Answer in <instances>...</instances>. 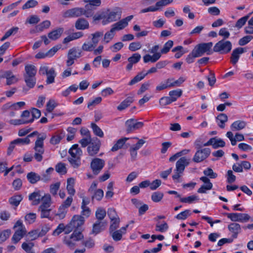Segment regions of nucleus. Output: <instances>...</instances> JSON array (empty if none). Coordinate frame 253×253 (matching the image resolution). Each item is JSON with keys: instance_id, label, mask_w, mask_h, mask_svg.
<instances>
[{"instance_id": "33", "label": "nucleus", "mask_w": 253, "mask_h": 253, "mask_svg": "<svg viewBox=\"0 0 253 253\" xmlns=\"http://www.w3.org/2000/svg\"><path fill=\"white\" fill-rule=\"evenodd\" d=\"M63 32L64 29L63 28H58L49 33L48 37L52 40H56L61 37Z\"/></svg>"}, {"instance_id": "56", "label": "nucleus", "mask_w": 253, "mask_h": 253, "mask_svg": "<svg viewBox=\"0 0 253 253\" xmlns=\"http://www.w3.org/2000/svg\"><path fill=\"white\" fill-rule=\"evenodd\" d=\"M37 218V215L35 213L29 212L25 216V221L29 224L34 223Z\"/></svg>"}, {"instance_id": "61", "label": "nucleus", "mask_w": 253, "mask_h": 253, "mask_svg": "<svg viewBox=\"0 0 253 253\" xmlns=\"http://www.w3.org/2000/svg\"><path fill=\"white\" fill-rule=\"evenodd\" d=\"M67 211V209L61 205L58 209L57 213L55 214V215L58 216L60 219H63L65 217Z\"/></svg>"}, {"instance_id": "46", "label": "nucleus", "mask_w": 253, "mask_h": 253, "mask_svg": "<svg viewBox=\"0 0 253 253\" xmlns=\"http://www.w3.org/2000/svg\"><path fill=\"white\" fill-rule=\"evenodd\" d=\"M96 46L90 42H84L82 46V49L84 51H92Z\"/></svg>"}, {"instance_id": "31", "label": "nucleus", "mask_w": 253, "mask_h": 253, "mask_svg": "<svg viewBox=\"0 0 253 253\" xmlns=\"http://www.w3.org/2000/svg\"><path fill=\"white\" fill-rule=\"evenodd\" d=\"M133 95H132L126 98L118 106L117 109L119 111H122L128 107L133 102Z\"/></svg>"}, {"instance_id": "52", "label": "nucleus", "mask_w": 253, "mask_h": 253, "mask_svg": "<svg viewBox=\"0 0 253 253\" xmlns=\"http://www.w3.org/2000/svg\"><path fill=\"white\" fill-rule=\"evenodd\" d=\"M25 81L26 85L30 88H33L35 86L36 82L35 77H25L24 76Z\"/></svg>"}, {"instance_id": "42", "label": "nucleus", "mask_w": 253, "mask_h": 253, "mask_svg": "<svg viewBox=\"0 0 253 253\" xmlns=\"http://www.w3.org/2000/svg\"><path fill=\"white\" fill-rule=\"evenodd\" d=\"M64 137V133L63 132L55 133L52 136L50 140V142L53 145L58 144L61 140Z\"/></svg>"}, {"instance_id": "35", "label": "nucleus", "mask_w": 253, "mask_h": 253, "mask_svg": "<svg viewBox=\"0 0 253 253\" xmlns=\"http://www.w3.org/2000/svg\"><path fill=\"white\" fill-rule=\"evenodd\" d=\"M34 121L33 119H12L9 121V123L14 126H18L22 124L31 123Z\"/></svg>"}, {"instance_id": "48", "label": "nucleus", "mask_w": 253, "mask_h": 253, "mask_svg": "<svg viewBox=\"0 0 253 253\" xmlns=\"http://www.w3.org/2000/svg\"><path fill=\"white\" fill-rule=\"evenodd\" d=\"M91 128L92 129V130H93L94 133L96 135H97L100 137H103V136H104L103 132L96 124H95L94 123H91Z\"/></svg>"}, {"instance_id": "63", "label": "nucleus", "mask_w": 253, "mask_h": 253, "mask_svg": "<svg viewBox=\"0 0 253 253\" xmlns=\"http://www.w3.org/2000/svg\"><path fill=\"white\" fill-rule=\"evenodd\" d=\"M169 228V226L166 222H163L162 224H160L158 223L156 225V231L160 232H165Z\"/></svg>"}, {"instance_id": "32", "label": "nucleus", "mask_w": 253, "mask_h": 253, "mask_svg": "<svg viewBox=\"0 0 253 253\" xmlns=\"http://www.w3.org/2000/svg\"><path fill=\"white\" fill-rule=\"evenodd\" d=\"M75 184V180L74 178L71 177L67 179L66 188L68 193L71 196H74L75 194L76 191L74 189Z\"/></svg>"}, {"instance_id": "34", "label": "nucleus", "mask_w": 253, "mask_h": 253, "mask_svg": "<svg viewBox=\"0 0 253 253\" xmlns=\"http://www.w3.org/2000/svg\"><path fill=\"white\" fill-rule=\"evenodd\" d=\"M26 74L25 77H35L37 73V69L33 65H27L25 67Z\"/></svg>"}, {"instance_id": "21", "label": "nucleus", "mask_w": 253, "mask_h": 253, "mask_svg": "<svg viewBox=\"0 0 253 253\" xmlns=\"http://www.w3.org/2000/svg\"><path fill=\"white\" fill-rule=\"evenodd\" d=\"M43 196L41 195L40 191H35L29 195V200L32 205H38L42 200Z\"/></svg>"}, {"instance_id": "15", "label": "nucleus", "mask_w": 253, "mask_h": 253, "mask_svg": "<svg viewBox=\"0 0 253 253\" xmlns=\"http://www.w3.org/2000/svg\"><path fill=\"white\" fill-rule=\"evenodd\" d=\"M227 217L233 221L246 222L248 221L251 217L247 213H226Z\"/></svg>"}, {"instance_id": "37", "label": "nucleus", "mask_w": 253, "mask_h": 253, "mask_svg": "<svg viewBox=\"0 0 253 253\" xmlns=\"http://www.w3.org/2000/svg\"><path fill=\"white\" fill-rule=\"evenodd\" d=\"M99 145L92 142L87 147V152L90 156L96 155L99 150Z\"/></svg>"}, {"instance_id": "50", "label": "nucleus", "mask_w": 253, "mask_h": 253, "mask_svg": "<svg viewBox=\"0 0 253 253\" xmlns=\"http://www.w3.org/2000/svg\"><path fill=\"white\" fill-rule=\"evenodd\" d=\"M164 197V194L159 191L155 192L151 195L152 200L155 203L160 202Z\"/></svg>"}, {"instance_id": "5", "label": "nucleus", "mask_w": 253, "mask_h": 253, "mask_svg": "<svg viewBox=\"0 0 253 253\" xmlns=\"http://www.w3.org/2000/svg\"><path fill=\"white\" fill-rule=\"evenodd\" d=\"M84 236L81 232L74 230L70 235L65 236L63 239V243L69 249L74 250L77 245V242L82 240Z\"/></svg>"}, {"instance_id": "4", "label": "nucleus", "mask_w": 253, "mask_h": 253, "mask_svg": "<svg viewBox=\"0 0 253 253\" xmlns=\"http://www.w3.org/2000/svg\"><path fill=\"white\" fill-rule=\"evenodd\" d=\"M41 205L39 208V211L41 212V218H49L50 213L52 210L51 198L49 194H45L42 200Z\"/></svg>"}, {"instance_id": "53", "label": "nucleus", "mask_w": 253, "mask_h": 253, "mask_svg": "<svg viewBox=\"0 0 253 253\" xmlns=\"http://www.w3.org/2000/svg\"><path fill=\"white\" fill-rule=\"evenodd\" d=\"M84 2H89V4H86L85 6V9L88 10L89 7L92 6H99L101 4V0H84Z\"/></svg>"}, {"instance_id": "22", "label": "nucleus", "mask_w": 253, "mask_h": 253, "mask_svg": "<svg viewBox=\"0 0 253 253\" xmlns=\"http://www.w3.org/2000/svg\"><path fill=\"white\" fill-rule=\"evenodd\" d=\"M141 57V55L138 53H135L128 57L127 59L128 63L126 66V70L130 71L132 68L133 65L137 63L140 61Z\"/></svg>"}, {"instance_id": "26", "label": "nucleus", "mask_w": 253, "mask_h": 253, "mask_svg": "<svg viewBox=\"0 0 253 253\" xmlns=\"http://www.w3.org/2000/svg\"><path fill=\"white\" fill-rule=\"evenodd\" d=\"M75 27L77 30H84L89 28V23L83 18H80L77 20L75 23Z\"/></svg>"}, {"instance_id": "17", "label": "nucleus", "mask_w": 253, "mask_h": 253, "mask_svg": "<svg viewBox=\"0 0 253 253\" xmlns=\"http://www.w3.org/2000/svg\"><path fill=\"white\" fill-rule=\"evenodd\" d=\"M211 145L214 149L223 147L225 146V142L221 138L216 137L211 138L208 142L203 144V146Z\"/></svg>"}, {"instance_id": "58", "label": "nucleus", "mask_w": 253, "mask_h": 253, "mask_svg": "<svg viewBox=\"0 0 253 253\" xmlns=\"http://www.w3.org/2000/svg\"><path fill=\"white\" fill-rule=\"evenodd\" d=\"M181 94L182 91L181 89L173 90L169 92V97L171 99H174V101H175L177 98L179 97Z\"/></svg>"}, {"instance_id": "9", "label": "nucleus", "mask_w": 253, "mask_h": 253, "mask_svg": "<svg viewBox=\"0 0 253 253\" xmlns=\"http://www.w3.org/2000/svg\"><path fill=\"white\" fill-rule=\"evenodd\" d=\"M197 146H198V149L196 151L192 160L195 163H199L208 158L210 155L211 151L209 148H201V146L199 144H197Z\"/></svg>"}, {"instance_id": "41", "label": "nucleus", "mask_w": 253, "mask_h": 253, "mask_svg": "<svg viewBox=\"0 0 253 253\" xmlns=\"http://www.w3.org/2000/svg\"><path fill=\"white\" fill-rule=\"evenodd\" d=\"M147 73L141 72L135 76L128 83V85H132L143 79L147 76Z\"/></svg>"}, {"instance_id": "43", "label": "nucleus", "mask_w": 253, "mask_h": 253, "mask_svg": "<svg viewBox=\"0 0 253 253\" xmlns=\"http://www.w3.org/2000/svg\"><path fill=\"white\" fill-rule=\"evenodd\" d=\"M22 199L23 198L21 195H16L10 198L9 199V202L11 205L17 207Z\"/></svg>"}, {"instance_id": "2", "label": "nucleus", "mask_w": 253, "mask_h": 253, "mask_svg": "<svg viewBox=\"0 0 253 253\" xmlns=\"http://www.w3.org/2000/svg\"><path fill=\"white\" fill-rule=\"evenodd\" d=\"M173 45V41L171 40H169L165 43L163 47L161 50L160 52L156 53L153 55H151L150 54H146L144 55L143 57L144 62L145 63L149 62H151L152 63L156 62L161 58L162 54L167 53L172 47Z\"/></svg>"}, {"instance_id": "18", "label": "nucleus", "mask_w": 253, "mask_h": 253, "mask_svg": "<svg viewBox=\"0 0 253 253\" xmlns=\"http://www.w3.org/2000/svg\"><path fill=\"white\" fill-rule=\"evenodd\" d=\"M200 180L204 183V184L198 189L197 192L199 193H206L207 190H211L212 188V184L210 179L206 176H202L200 178Z\"/></svg>"}, {"instance_id": "23", "label": "nucleus", "mask_w": 253, "mask_h": 253, "mask_svg": "<svg viewBox=\"0 0 253 253\" xmlns=\"http://www.w3.org/2000/svg\"><path fill=\"white\" fill-rule=\"evenodd\" d=\"M107 225L106 221H96L93 225L92 233L96 235L104 230Z\"/></svg>"}, {"instance_id": "54", "label": "nucleus", "mask_w": 253, "mask_h": 253, "mask_svg": "<svg viewBox=\"0 0 253 253\" xmlns=\"http://www.w3.org/2000/svg\"><path fill=\"white\" fill-rule=\"evenodd\" d=\"M55 170L61 174H64L67 172V169L65 164L59 163L55 166Z\"/></svg>"}, {"instance_id": "24", "label": "nucleus", "mask_w": 253, "mask_h": 253, "mask_svg": "<svg viewBox=\"0 0 253 253\" xmlns=\"http://www.w3.org/2000/svg\"><path fill=\"white\" fill-rule=\"evenodd\" d=\"M245 52V50L242 47H238L234 49L231 54L230 61L232 64L235 65L238 61L240 54Z\"/></svg>"}, {"instance_id": "57", "label": "nucleus", "mask_w": 253, "mask_h": 253, "mask_svg": "<svg viewBox=\"0 0 253 253\" xmlns=\"http://www.w3.org/2000/svg\"><path fill=\"white\" fill-rule=\"evenodd\" d=\"M183 48L182 46L179 45L174 47L172 49V52H173L178 51L175 54L174 57L178 59L180 58L182 55L185 53V51H183Z\"/></svg>"}, {"instance_id": "1", "label": "nucleus", "mask_w": 253, "mask_h": 253, "mask_svg": "<svg viewBox=\"0 0 253 253\" xmlns=\"http://www.w3.org/2000/svg\"><path fill=\"white\" fill-rule=\"evenodd\" d=\"M190 159L183 157L180 158L176 163L175 169L172 176L173 180L176 182H180V178L182 176L185 168L190 164Z\"/></svg>"}, {"instance_id": "45", "label": "nucleus", "mask_w": 253, "mask_h": 253, "mask_svg": "<svg viewBox=\"0 0 253 253\" xmlns=\"http://www.w3.org/2000/svg\"><path fill=\"white\" fill-rule=\"evenodd\" d=\"M179 200L181 203L191 204L194 202L195 201H198L199 198L197 196L192 195L190 196H188L187 197H180Z\"/></svg>"}, {"instance_id": "6", "label": "nucleus", "mask_w": 253, "mask_h": 253, "mask_svg": "<svg viewBox=\"0 0 253 253\" xmlns=\"http://www.w3.org/2000/svg\"><path fill=\"white\" fill-rule=\"evenodd\" d=\"M84 15L86 17H90L93 15L91 10L81 7H75L65 11L63 14L64 18L77 17Z\"/></svg>"}, {"instance_id": "28", "label": "nucleus", "mask_w": 253, "mask_h": 253, "mask_svg": "<svg viewBox=\"0 0 253 253\" xmlns=\"http://www.w3.org/2000/svg\"><path fill=\"white\" fill-rule=\"evenodd\" d=\"M229 230L232 233V237L234 238L237 237L238 234L241 232L240 225L237 223H232L228 225Z\"/></svg>"}, {"instance_id": "30", "label": "nucleus", "mask_w": 253, "mask_h": 253, "mask_svg": "<svg viewBox=\"0 0 253 253\" xmlns=\"http://www.w3.org/2000/svg\"><path fill=\"white\" fill-rule=\"evenodd\" d=\"M103 32L102 31H97L94 33L91 34L88 37V39H90L92 43L95 46L99 42L100 38L103 36Z\"/></svg>"}, {"instance_id": "20", "label": "nucleus", "mask_w": 253, "mask_h": 253, "mask_svg": "<svg viewBox=\"0 0 253 253\" xmlns=\"http://www.w3.org/2000/svg\"><path fill=\"white\" fill-rule=\"evenodd\" d=\"M1 78H5L6 79V85H10L14 84L18 81V79L14 76L12 72L10 71H7L0 76Z\"/></svg>"}, {"instance_id": "8", "label": "nucleus", "mask_w": 253, "mask_h": 253, "mask_svg": "<svg viewBox=\"0 0 253 253\" xmlns=\"http://www.w3.org/2000/svg\"><path fill=\"white\" fill-rule=\"evenodd\" d=\"M232 47V44L230 41L222 40L214 45L213 51L221 54H225L230 52Z\"/></svg>"}, {"instance_id": "64", "label": "nucleus", "mask_w": 253, "mask_h": 253, "mask_svg": "<svg viewBox=\"0 0 253 253\" xmlns=\"http://www.w3.org/2000/svg\"><path fill=\"white\" fill-rule=\"evenodd\" d=\"M174 102V99H171L169 97H163L159 100V103L162 106H166Z\"/></svg>"}, {"instance_id": "19", "label": "nucleus", "mask_w": 253, "mask_h": 253, "mask_svg": "<svg viewBox=\"0 0 253 253\" xmlns=\"http://www.w3.org/2000/svg\"><path fill=\"white\" fill-rule=\"evenodd\" d=\"M133 18L132 15H130L126 18L123 19L119 22L114 24L112 27L115 31H119L126 27L128 25V22Z\"/></svg>"}, {"instance_id": "55", "label": "nucleus", "mask_w": 253, "mask_h": 253, "mask_svg": "<svg viewBox=\"0 0 253 253\" xmlns=\"http://www.w3.org/2000/svg\"><path fill=\"white\" fill-rule=\"evenodd\" d=\"M51 23L49 20H45L36 26L38 31L41 32L45 29H47L50 26Z\"/></svg>"}, {"instance_id": "25", "label": "nucleus", "mask_w": 253, "mask_h": 253, "mask_svg": "<svg viewBox=\"0 0 253 253\" xmlns=\"http://www.w3.org/2000/svg\"><path fill=\"white\" fill-rule=\"evenodd\" d=\"M84 220L83 217L79 215H75L73 217L70 224L75 229V230L78 231L77 229L84 223Z\"/></svg>"}, {"instance_id": "10", "label": "nucleus", "mask_w": 253, "mask_h": 253, "mask_svg": "<svg viewBox=\"0 0 253 253\" xmlns=\"http://www.w3.org/2000/svg\"><path fill=\"white\" fill-rule=\"evenodd\" d=\"M14 228H17V229L12 237V240L14 243L16 244L26 234V230L22 221L20 220L16 222Z\"/></svg>"}, {"instance_id": "14", "label": "nucleus", "mask_w": 253, "mask_h": 253, "mask_svg": "<svg viewBox=\"0 0 253 253\" xmlns=\"http://www.w3.org/2000/svg\"><path fill=\"white\" fill-rule=\"evenodd\" d=\"M125 125L126 131L128 133L142 127L144 125L142 122H137L133 119L127 120Z\"/></svg>"}, {"instance_id": "51", "label": "nucleus", "mask_w": 253, "mask_h": 253, "mask_svg": "<svg viewBox=\"0 0 253 253\" xmlns=\"http://www.w3.org/2000/svg\"><path fill=\"white\" fill-rule=\"evenodd\" d=\"M18 30V27H13L8 30L4 34V35L0 39L1 42H3L7 39L9 37L13 34H15Z\"/></svg>"}, {"instance_id": "36", "label": "nucleus", "mask_w": 253, "mask_h": 253, "mask_svg": "<svg viewBox=\"0 0 253 253\" xmlns=\"http://www.w3.org/2000/svg\"><path fill=\"white\" fill-rule=\"evenodd\" d=\"M129 138L127 137H123L119 139L112 147L111 151L113 152H115L119 149H121L126 141Z\"/></svg>"}, {"instance_id": "44", "label": "nucleus", "mask_w": 253, "mask_h": 253, "mask_svg": "<svg viewBox=\"0 0 253 253\" xmlns=\"http://www.w3.org/2000/svg\"><path fill=\"white\" fill-rule=\"evenodd\" d=\"M34 246V244L32 242H24L22 244V248L27 253H35V251L33 249Z\"/></svg>"}, {"instance_id": "40", "label": "nucleus", "mask_w": 253, "mask_h": 253, "mask_svg": "<svg viewBox=\"0 0 253 253\" xmlns=\"http://www.w3.org/2000/svg\"><path fill=\"white\" fill-rule=\"evenodd\" d=\"M47 79L46 83L47 84H52L54 82V79L56 76L55 70L53 68L49 69V72L46 75Z\"/></svg>"}, {"instance_id": "39", "label": "nucleus", "mask_w": 253, "mask_h": 253, "mask_svg": "<svg viewBox=\"0 0 253 253\" xmlns=\"http://www.w3.org/2000/svg\"><path fill=\"white\" fill-rule=\"evenodd\" d=\"M216 120L218 126L223 128L225 127L224 123L228 121V117L225 114H220L216 117Z\"/></svg>"}, {"instance_id": "7", "label": "nucleus", "mask_w": 253, "mask_h": 253, "mask_svg": "<svg viewBox=\"0 0 253 253\" xmlns=\"http://www.w3.org/2000/svg\"><path fill=\"white\" fill-rule=\"evenodd\" d=\"M69 153L71 156L69 159L70 163L74 168H78L80 165V157L82 154V151L78 144L73 145L69 149Z\"/></svg>"}, {"instance_id": "38", "label": "nucleus", "mask_w": 253, "mask_h": 253, "mask_svg": "<svg viewBox=\"0 0 253 253\" xmlns=\"http://www.w3.org/2000/svg\"><path fill=\"white\" fill-rule=\"evenodd\" d=\"M27 178L31 184H35L41 180V176L34 172L28 173L27 175Z\"/></svg>"}, {"instance_id": "16", "label": "nucleus", "mask_w": 253, "mask_h": 253, "mask_svg": "<svg viewBox=\"0 0 253 253\" xmlns=\"http://www.w3.org/2000/svg\"><path fill=\"white\" fill-rule=\"evenodd\" d=\"M105 165V161L99 158L93 159L91 163L90 167L92 170L93 173L97 175L102 170Z\"/></svg>"}, {"instance_id": "60", "label": "nucleus", "mask_w": 253, "mask_h": 253, "mask_svg": "<svg viewBox=\"0 0 253 253\" xmlns=\"http://www.w3.org/2000/svg\"><path fill=\"white\" fill-rule=\"evenodd\" d=\"M115 30L112 27L111 30L105 33L104 35V39L106 43L109 42L115 36Z\"/></svg>"}, {"instance_id": "12", "label": "nucleus", "mask_w": 253, "mask_h": 253, "mask_svg": "<svg viewBox=\"0 0 253 253\" xmlns=\"http://www.w3.org/2000/svg\"><path fill=\"white\" fill-rule=\"evenodd\" d=\"M212 45L213 44L211 42L200 43L197 45L193 50L199 57L203 56L206 52L209 54V52L210 51Z\"/></svg>"}, {"instance_id": "47", "label": "nucleus", "mask_w": 253, "mask_h": 253, "mask_svg": "<svg viewBox=\"0 0 253 253\" xmlns=\"http://www.w3.org/2000/svg\"><path fill=\"white\" fill-rule=\"evenodd\" d=\"M106 215V211L103 208H98L96 211L95 216L97 221H101Z\"/></svg>"}, {"instance_id": "62", "label": "nucleus", "mask_w": 253, "mask_h": 253, "mask_svg": "<svg viewBox=\"0 0 253 253\" xmlns=\"http://www.w3.org/2000/svg\"><path fill=\"white\" fill-rule=\"evenodd\" d=\"M108 215L111 220L119 219L116 210L113 208H109L107 211Z\"/></svg>"}, {"instance_id": "49", "label": "nucleus", "mask_w": 253, "mask_h": 253, "mask_svg": "<svg viewBox=\"0 0 253 253\" xmlns=\"http://www.w3.org/2000/svg\"><path fill=\"white\" fill-rule=\"evenodd\" d=\"M191 215V211L189 210H186L177 214L175 218L178 220H185Z\"/></svg>"}, {"instance_id": "13", "label": "nucleus", "mask_w": 253, "mask_h": 253, "mask_svg": "<svg viewBox=\"0 0 253 253\" xmlns=\"http://www.w3.org/2000/svg\"><path fill=\"white\" fill-rule=\"evenodd\" d=\"M121 16V11L119 8H116L114 10L110 11L109 13L104 16L102 20V24L106 25L120 19Z\"/></svg>"}, {"instance_id": "29", "label": "nucleus", "mask_w": 253, "mask_h": 253, "mask_svg": "<svg viewBox=\"0 0 253 253\" xmlns=\"http://www.w3.org/2000/svg\"><path fill=\"white\" fill-rule=\"evenodd\" d=\"M82 56V50L77 47H73L69 50L67 57H71L73 59L76 60Z\"/></svg>"}, {"instance_id": "3", "label": "nucleus", "mask_w": 253, "mask_h": 253, "mask_svg": "<svg viewBox=\"0 0 253 253\" xmlns=\"http://www.w3.org/2000/svg\"><path fill=\"white\" fill-rule=\"evenodd\" d=\"M46 137V135L45 134H40L35 141L34 147L35 150L34 157L37 162H41L43 159L42 155L44 152L43 141L45 139Z\"/></svg>"}, {"instance_id": "11", "label": "nucleus", "mask_w": 253, "mask_h": 253, "mask_svg": "<svg viewBox=\"0 0 253 253\" xmlns=\"http://www.w3.org/2000/svg\"><path fill=\"white\" fill-rule=\"evenodd\" d=\"M173 0H160L156 2L155 5H152L141 10V13L155 12L172 3Z\"/></svg>"}, {"instance_id": "27", "label": "nucleus", "mask_w": 253, "mask_h": 253, "mask_svg": "<svg viewBox=\"0 0 253 253\" xmlns=\"http://www.w3.org/2000/svg\"><path fill=\"white\" fill-rule=\"evenodd\" d=\"M247 126V123L245 121L238 120L233 122L230 128L232 131H239L244 129Z\"/></svg>"}, {"instance_id": "59", "label": "nucleus", "mask_w": 253, "mask_h": 253, "mask_svg": "<svg viewBox=\"0 0 253 253\" xmlns=\"http://www.w3.org/2000/svg\"><path fill=\"white\" fill-rule=\"evenodd\" d=\"M60 186V182H57L54 184H52L50 186V192L53 196L57 195Z\"/></svg>"}]
</instances>
